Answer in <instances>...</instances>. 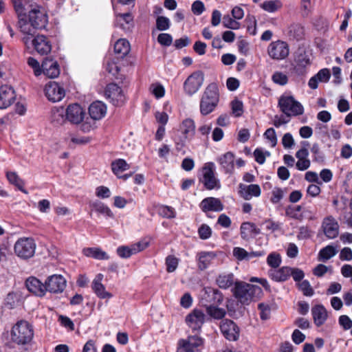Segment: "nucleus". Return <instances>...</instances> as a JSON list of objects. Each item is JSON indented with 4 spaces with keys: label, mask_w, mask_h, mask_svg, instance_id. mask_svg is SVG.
Segmentation results:
<instances>
[{
    "label": "nucleus",
    "mask_w": 352,
    "mask_h": 352,
    "mask_svg": "<svg viewBox=\"0 0 352 352\" xmlns=\"http://www.w3.org/2000/svg\"><path fill=\"white\" fill-rule=\"evenodd\" d=\"M232 292L234 297L241 303L248 305L256 294L262 292V290L258 286L242 281H236Z\"/></svg>",
    "instance_id": "f03ea898"
},
{
    "label": "nucleus",
    "mask_w": 352,
    "mask_h": 352,
    "mask_svg": "<svg viewBox=\"0 0 352 352\" xmlns=\"http://www.w3.org/2000/svg\"><path fill=\"white\" fill-rule=\"evenodd\" d=\"M21 295L16 293H9L5 300V306L8 309H14L20 305Z\"/></svg>",
    "instance_id": "a18cd8bd"
},
{
    "label": "nucleus",
    "mask_w": 352,
    "mask_h": 352,
    "mask_svg": "<svg viewBox=\"0 0 352 352\" xmlns=\"http://www.w3.org/2000/svg\"><path fill=\"white\" fill-rule=\"evenodd\" d=\"M221 168L226 174H232L234 170L235 157L233 153L227 152L217 158Z\"/></svg>",
    "instance_id": "393cba45"
},
{
    "label": "nucleus",
    "mask_w": 352,
    "mask_h": 352,
    "mask_svg": "<svg viewBox=\"0 0 352 352\" xmlns=\"http://www.w3.org/2000/svg\"><path fill=\"white\" fill-rule=\"evenodd\" d=\"M294 72L298 76L307 73V67L311 65L309 55L306 52L299 53L294 59Z\"/></svg>",
    "instance_id": "6ab92c4d"
},
{
    "label": "nucleus",
    "mask_w": 352,
    "mask_h": 352,
    "mask_svg": "<svg viewBox=\"0 0 352 352\" xmlns=\"http://www.w3.org/2000/svg\"><path fill=\"white\" fill-rule=\"evenodd\" d=\"M148 245V241L142 240L130 245H120L116 249V253L122 258H129L145 250Z\"/></svg>",
    "instance_id": "f8f14e48"
},
{
    "label": "nucleus",
    "mask_w": 352,
    "mask_h": 352,
    "mask_svg": "<svg viewBox=\"0 0 352 352\" xmlns=\"http://www.w3.org/2000/svg\"><path fill=\"white\" fill-rule=\"evenodd\" d=\"M260 7L267 12L274 13L283 7V3L280 0H267L262 3Z\"/></svg>",
    "instance_id": "79ce46f5"
},
{
    "label": "nucleus",
    "mask_w": 352,
    "mask_h": 352,
    "mask_svg": "<svg viewBox=\"0 0 352 352\" xmlns=\"http://www.w3.org/2000/svg\"><path fill=\"white\" fill-rule=\"evenodd\" d=\"M207 314L214 319H222L226 314L223 308L217 307V305H209L206 307Z\"/></svg>",
    "instance_id": "49530a36"
},
{
    "label": "nucleus",
    "mask_w": 352,
    "mask_h": 352,
    "mask_svg": "<svg viewBox=\"0 0 352 352\" xmlns=\"http://www.w3.org/2000/svg\"><path fill=\"white\" fill-rule=\"evenodd\" d=\"M206 315L199 309H194L186 317L188 327L193 332H199L205 322Z\"/></svg>",
    "instance_id": "ddd939ff"
},
{
    "label": "nucleus",
    "mask_w": 352,
    "mask_h": 352,
    "mask_svg": "<svg viewBox=\"0 0 352 352\" xmlns=\"http://www.w3.org/2000/svg\"><path fill=\"white\" fill-rule=\"evenodd\" d=\"M16 93L14 89L9 85H2L0 87V109H6L12 105L16 100Z\"/></svg>",
    "instance_id": "f3484780"
},
{
    "label": "nucleus",
    "mask_w": 352,
    "mask_h": 352,
    "mask_svg": "<svg viewBox=\"0 0 352 352\" xmlns=\"http://www.w3.org/2000/svg\"><path fill=\"white\" fill-rule=\"evenodd\" d=\"M199 207L204 212L210 211L221 212L223 210V205L221 200L212 197L204 199L201 201Z\"/></svg>",
    "instance_id": "5701e85b"
},
{
    "label": "nucleus",
    "mask_w": 352,
    "mask_h": 352,
    "mask_svg": "<svg viewBox=\"0 0 352 352\" xmlns=\"http://www.w3.org/2000/svg\"><path fill=\"white\" fill-rule=\"evenodd\" d=\"M272 80L275 84L284 86L287 84L289 78L286 74L276 71L272 74Z\"/></svg>",
    "instance_id": "864d4df0"
},
{
    "label": "nucleus",
    "mask_w": 352,
    "mask_h": 352,
    "mask_svg": "<svg viewBox=\"0 0 352 352\" xmlns=\"http://www.w3.org/2000/svg\"><path fill=\"white\" fill-rule=\"evenodd\" d=\"M67 285L65 278L60 274H53L47 278L45 281V293L52 294L62 293Z\"/></svg>",
    "instance_id": "9b49d317"
},
{
    "label": "nucleus",
    "mask_w": 352,
    "mask_h": 352,
    "mask_svg": "<svg viewBox=\"0 0 352 352\" xmlns=\"http://www.w3.org/2000/svg\"><path fill=\"white\" fill-rule=\"evenodd\" d=\"M67 120L65 109L63 107H54L51 110L50 121L54 125H62Z\"/></svg>",
    "instance_id": "7c9ffc66"
},
{
    "label": "nucleus",
    "mask_w": 352,
    "mask_h": 352,
    "mask_svg": "<svg viewBox=\"0 0 352 352\" xmlns=\"http://www.w3.org/2000/svg\"><path fill=\"white\" fill-rule=\"evenodd\" d=\"M205 295L207 300L212 304L211 305H219L223 301V295L217 289L206 288Z\"/></svg>",
    "instance_id": "f704fd0d"
},
{
    "label": "nucleus",
    "mask_w": 352,
    "mask_h": 352,
    "mask_svg": "<svg viewBox=\"0 0 352 352\" xmlns=\"http://www.w3.org/2000/svg\"><path fill=\"white\" fill-rule=\"evenodd\" d=\"M18 16L17 27L22 32V0H10Z\"/></svg>",
    "instance_id": "603ef678"
},
{
    "label": "nucleus",
    "mask_w": 352,
    "mask_h": 352,
    "mask_svg": "<svg viewBox=\"0 0 352 352\" xmlns=\"http://www.w3.org/2000/svg\"><path fill=\"white\" fill-rule=\"evenodd\" d=\"M111 170L116 177H120L124 171L129 169L130 165L124 159H117L111 164Z\"/></svg>",
    "instance_id": "ea45409f"
},
{
    "label": "nucleus",
    "mask_w": 352,
    "mask_h": 352,
    "mask_svg": "<svg viewBox=\"0 0 352 352\" xmlns=\"http://www.w3.org/2000/svg\"><path fill=\"white\" fill-rule=\"evenodd\" d=\"M158 213L160 216L166 219H173L176 215L175 210L173 207L164 205L158 208Z\"/></svg>",
    "instance_id": "3c124183"
},
{
    "label": "nucleus",
    "mask_w": 352,
    "mask_h": 352,
    "mask_svg": "<svg viewBox=\"0 0 352 352\" xmlns=\"http://www.w3.org/2000/svg\"><path fill=\"white\" fill-rule=\"evenodd\" d=\"M299 289L306 296H312L314 294L313 288L307 280H304L298 284Z\"/></svg>",
    "instance_id": "4d7b16f0"
},
{
    "label": "nucleus",
    "mask_w": 352,
    "mask_h": 352,
    "mask_svg": "<svg viewBox=\"0 0 352 352\" xmlns=\"http://www.w3.org/2000/svg\"><path fill=\"white\" fill-rule=\"evenodd\" d=\"M231 108L232 112L235 117H239L243 113V102L238 99H234L231 102Z\"/></svg>",
    "instance_id": "13d9d810"
},
{
    "label": "nucleus",
    "mask_w": 352,
    "mask_h": 352,
    "mask_svg": "<svg viewBox=\"0 0 352 352\" xmlns=\"http://www.w3.org/2000/svg\"><path fill=\"white\" fill-rule=\"evenodd\" d=\"M180 130L185 139L191 138L195 132V124L193 120L186 118L180 124Z\"/></svg>",
    "instance_id": "e433bc0d"
},
{
    "label": "nucleus",
    "mask_w": 352,
    "mask_h": 352,
    "mask_svg": "<svg viewBox=\"0 0 352 352\" xmlns=\"http://www.w3.org/2000/svg\"><path fill=\"white\" fill-rule=\"evenodd\" d=\"M24 10L28 12V19L32 27L37 29L45 28L48 21L47 15L37 3L28 5V8H25Z\"/></svg>",
    "instance_id": "39448f33"
},
{
    "label": "nucleus",
    "mask_w": 352,
    "mask_h": 352,
    "mask_svg": "<svg viewBox=\"0 0 352 352\" xmlns=\"http://www.w3.org/2000/svg\"><path fill=\"white\" fill-rule=\"evenodd\" d=\"M114 52L117 54V60L124 58L130 52V44L124 38L118 39L114 45Z\"/></svg>",
    "instance_id": "473e14b6"
},
{
    "label": "nucleus",
    "mask_w": 352,
    "mask_h": 352,
    "mask_svg": "<svg viewBox=\"0 0 352 352\" xmlns=\"http://www.w3.org/2000/svg\"><path fill=\"white\" fill-rule=\"evenodd\" d=\"M93 208L97 212L104 214L107 217H112L113 213L110 208L101 202H95L92 204Z\"/></svg>",
    "instance_id": "5fc2aeb1"
},
{
    "label": "nucleus",
    "mask_w": 352,
    "mask_h": 352,
    "mask_svg": "<svg viewBox=\"0 0 352 352\" xmlns=\"http://www.w3.org/2000/svg\"><path fill=\"white\" fill-rule=\"evenodd\" d=\"M281 261L280 255L275 252L270 253L267 257V265L271 267L274 268V270L280 266Z\"/></svg>",
    "instance_id": "8fccbe9b"
},
{
    "label": "nucleus",
    "mask_w": 352,
    "mask_h": 352,
    "mask_svg": "<svg viewBox=\"0 0 352 352\" xmlns=\"http://www.w3.org/2000/svg\"><path fill=\"white\" fill-rule=\"evenodd\" d=\"M258 309L260 311V317L263 320H267L271 314V308L269 305L265 303H260L258 305Z\"/></svg>",
    "instance_id": "0e129e2a"
},
{
    "label": "nucleus",
    "mask_w": 352,
    "mask_h": 352,
    "mask_svg": "<svg viewBox=\"0 0 352 352\" xmlns=\"http://www.w3.org/2000/svg\"><path fill=\"white\" fill-rule=\"evenodd\" d=\"M241 236L243 239H246L252 234H258L259 230L254 223L250 222L243 223L240 228Z\"/></svg>",
    "instance_id": "37998d69"
},
{
    "label": "nucleus",
    "mask_w": 352,
    "mask_h": 352,
    "mask_svg": "<svg viewBox=\"0 0 352 352\" xmlns=\"http://www.w3.org/2000/svg\"><path fill=\"white\" fill-rule=\"evenodd\" d=\"M179 258L174 255H168L165 259V264L166 266V271L168 273L175 272L179 265Z\"/></svg>",
    "instance_id": "de8ad7c7"
},
{
    "label": "nucleus",
    "mask_w": 352,
    "mask_h": 352,
    "mask_svg": "<svg viewBox=\"0 0 352 352\" xmlns=\"http://www.w3.org/2000/svg\"><path fill=\"white\" fill-rule=\"evenodd\" d=\"M268 56L274 60L285 59L289 54V47L287 42L277 40L271 42L267 49Z\"/></svg>",
    "instance_id": "6e6552de"
},
{
    "label": "nucleus",
    "mask_w": 352,
    "mask_h": 352,
    "mask_svg": "<svg viewBox=\"0 0 352 352\" xmlns=\"http://www.w3.org/2000/svg\"><path fill=\"white\" fill-rule=\"evenodd\" d=\"M216 283L220 288L228 289L234 283L235 284L234 274L232 273L221 274L217 278Z\"/></svg>",
    "instance_id": "58836bf2"
},
{
    "label": "nucleus",
    "mask_w": 352,
    "mask_h": 352,
    "mask_svg": "<svg viewBox=\"0 0 352 352\" xmlns=\"http://www.w3.org/2000/svg\"><path fill=\"white\" fill-rule=\"evenodd\" d=\"M34 50L41 55L47 54L52 50L51 42L44 35H37L32 41Z\"/></svg>",
    "instance_id": "412c9836"
},
{
    "label": "nucleus",
    "mask_w": 352,
    "mask_h": 352,
    "mask_svg": "<svg viewBox=\"0 0 352 352\" xmlns=\"http://www.w3.org/2000/svg\"><path fill=\"white\" fill-rule=\"evenodd\" d=\"M204 346V340L197 334L180 339L177 342V352H201Z\"/></svg>",
    "instance_id": "0eeeda50"
},
{
    "label": "nucleus",
    "mask_w": 352,
    "mask_h": 352,
    "mask_svg": "<svg viewBox=\"0 0 352 352\" xmlns=\"http://www.w3.org/2000/svg\"><path fill=\"white\" fill-rule=\"evenodd\" d=\"M236 20L232 19L229 15H226L223 18V26L232 30H238L240 28V23Z\"/></svg>",
    "instance_id": "052dcab7"
},
{
    "label": "nucleus",
    "mask_w": 352,
    "mask_h": 352,
    "mask_svg": "<svg viewBox=\"0 0 352 352\" xmlns=\"http://www.w3.org/2000/svg\"><path fill=\"white\" fill-rule=\"evenodd\" d=\"M82 253L87 257L98 260H108L109 258V256L99 248H86L82 250Z\"/></svg>",
    "instance_id": "c9c22d12"
},
{
    "label": "nucleus",
    "mask_w": 352,
    "mask_h": 352,
    "mask_svg": "<svg viewBox=\"0 0 352 352\" xmlns=\"http://www.w3.org/2000/svg\"><path fill=\"white\" fill-rule=\"evenodd\" d=\"M36 248V241L32 237H23V259L34 256Z\"/></svg>",
    "instance_id": "72a5a7b5"
},
{
    "label": "nucleus",
    "mask_w": 352,
    "mask_h": 352,
    "mask_svg": "<svg viewBox=\"0 0 352 352\" xmlns=\"http://www.w3.org/2000/svg\"><path fill=\"white\" fill-rule=\"evenodd\" d=\"M311 315L314 324L317 327H320L324 324L328 318L327 311L322 305L314 306L311 308Z\"/></svg>",
    "instance_id": "c85d7f7f"
},
{
    "label": "nucleus",
    "mask_w": 352,
    "mask_h": 352,
    "mask_svg": "<svg viewBox=\"0 0 352 352\" xmlns=\"http://www.w3.org/2000/svg\"><path fill=\"white\" fill-rule=\"evenodd\" d=\"M6 177L10 184L14 186L19 190L22 191L21 180L16 173L14 171H7Z\"/></svg>",
    "instance_id": "09e8293b"
},
{
    "label": "nucleus",
    "mask_w": 352,
    "mask_h": 352,
    "mask_svg": "<svg viewBox=\"0 0 352 352\" xmlns=\"http://www.w3.org/2000/svg\"><path fill=\"white\" fill-rule=\"evenodd\" d=\"M157 28L160 31L166 30L170 27V20L166 16H158L156 19Z\"/></svg>",
    "instance_id": "680f3d73"
},
{
    "label": "nucleus",
    "mask_w": 352,
    "mask_h": 352,
    "mask_svg": "<svg viewBox=\"0 0 352 352\" xmlns=\"http://www.w3.org/2000/svg\"><path fill=\"white\" fill-rule=\"evenodd\" d=\"M151 93L156 98H161L165 94L164 87L160 84H153L150 87Z\"/></svg>",
    "instance_id": "338daca9"
},
{
    "label": "nucleus",
    "mask_w": 352,
    "mask_h": 352,
    "mask_svg": "<svg viewBox=\"0 0 352 352\" xmlns=\"http://www.w3.org/2000/svg\"><path fill=\"white\" fill-rule=\"evenodd\" d=\"M103 278L102 274H98L92 281L91 288L98 298L109 299L112 297V294L106 291L105 287L102 283Z\"/></svg>",
    "instance_id": "a878e982"
},
{
    "label": "nucleus",
    "mask_w": 352,
    "mask_h": 352,
    "mask_svg": "<svg viewBox=\"0 0 352 352\" xmlns=\"http://www.w3.org/2000/svg\"><path fill=\"white\" fill-rule=\"evenodd\" d=\"M25 287L30 292L37 296L43 297L45 295V283L34 276H30L26 279Z\"/></svg>",
    "instance_id": "4be33fe9"
},
{
    "label": "nucleus",
    "mask_w": 352,
    "mask_h": 352,
    "mask_svg": "<svg viewBox=\"0 0 352 352\" xmlns=\"http://www.w3.org/2000/svg\"><path fill=\"white\" fill-rule=\"evenodd\" d=\"M215 256L216 254L212 252H202L199 253L198 258L199 269L204 270L208 268Z\"/></svg>",
    "instance_id": "4c0bfd02"
},
{
    "label": "nucleus",
    "mask_w": 352,
    "mask_h": 352,
    "mask_svg": "<svg viewBox=\"0 0 352 352\" xmlns=\"http://www.w3.org/2000/svg\"><path fill=\"white\" fill-rule=\"evenodd\" d=\"M338 322H339V324L345 331L351 329L352 328V320L346 315L340 316L338 319Z\"/></svg>",
    "instance_id": "774afa93"
},
{
    "label": "nucleus",
    "mask_w": 352,
    "mask_h": 352,
    "mask_svg": "<svg viewBox=\"0 0 352 352\" xmlns=\"http://www.w3.org/2000/svg\"><path fill=\"white\" fill-rule=\"evenodd\" d=\"M90 118L87 117L85 121L81 124L80 129L85 133H88L95 129L96 120L104 118L107 113V106L101 101L91 103L89 107Z\"/></svg>",
    "instance_id": "7ed1b4c3"
},
{
    "label": "nucleus",
    "mask_w": 352,
    "mask_h": 352,
    "mask_svg": "<svg viewBox=\"0 0 352 352\" xmlns=\"http://www.w3.org/2000/svg\"><path fill=\"white\" fill-rule=\"evenodd\" d=\"M204 81V75L201 71H196L191 74L184 81V89L186 94L192 96L197 93Z\"/></svg>",
    "instance_id": "1a4fd4ad"
},
{
    "label": "nucleus",
    "mask_w": 352,
    "mask_h": 352,
    "mask_svg": "<svg viewBox=\"0 0 352 352\" xmlns=\"http://www.w3.org/2000/svg\"><path fill=\"white\" fill-rule=\"evenodd\" d=\"M322 228L324 235L329 239H335L339 234V225L332 216L325 217L322 223Z\"/></svg>",
    "instance_id": "a211bd4d"
},
{
    "label": "nucleus",
    "mask_w": 352,
    "mask_h": 352,
    "mask_svg": "<svg viewBox=\"0 0 352 352\" xmlns=\"http://www.w3.org/2000/svg\"><path fill=\"white\" fill-rule=\"evenodd\" d=\"M21 325L22 320H18L12 327L10 333V339L6 342V345L9 348H14L16 345L22 344V333L21 331Z\"/></svg>",
    "instance_id": "cd10ccee"
},
{
    "label": "nucleus",
    "mask_w": 352,
    "mask_h": 352,
    "mask_svg": "<svg viewBox=\"0 0 352 352\" xmlns=\"http://www.w3.org/2000/svg\"><path fill=\"white\" fill-rule=\"evenodd\" d=\"M199 182L209 190H218L221 188L220 181L215 176V165L213 162H207L204 165Z\"/></svg>",
    "instance_id": "423d86ee"
},
{
    "label": "nucleus",
    "mask_w": 352,
    "mask_h": 352,
    "mask_svg": "<svg viewBox=\"0 0 352 352\" xmlns=\"http://www.w3.org/2000/svg\"><path fill=\"white\" fill-rule=\"evenodd\" d=\"M104 96L115 106H121L126 100L122 88L116 83H109L107 85Z\"/></svg>",
    "instance_id": "9d476101"
},
{
    "label": "nucleus",
    "mask_w": 352,
    "mask_h": 352,
    "mask_svg": "<svg viewBox=\"0 0 352 352\" xmlns=\"http://www.w3.org/2000/svg\"><path fill=\"white\" fill-rule=\"evenodd\" d=\"M261 190L258 184L245 185L239 184V194L245 200H250L253 197H258L261 195Z\"/></svg>",
    "instance_id": "b1692460"
},
{
    "label": "nucleus",
    "mask_w": 352,
    "mask_h": 352,
    "mask_svg": "<svg viewBox=\"0 0 352 352\" xmlns=\"http://www.w3.org/2000/svg\"><path fill=\"white\" fill-rule=\"evenodd\" d=\"M42 72L50 78L59 76L60 69L58 63L52 58H46L41 65Z\"/></svg>",
    "instance_id": "bb28decb"
},
{
    "label": "nucleus",
    "mask_w": 352,
    "mask_h": 352,
    "mask_svg": "<svg viewBox=\"0 0 352 352\" xmlns=\"http://www.w3.org/2000/svg\"><path fill=\"white\" fill-rule=\"evenodd\" d=\"M219 102V92L217 84L212 82L205 89L199 102L200 113L207 116L214 111Z\"/></svg>",
    "instance_id": "f257e3e1"
},
{
    "label": "nucleus",
    "mask_w": 352,
    "mask_h": 352,
    "mask_svg": "<svg viewBox=\"0 0 352 352\" xmlns=\"http://www.w3.org/2000/svg\"><path fill=\"white\" fill-rule=\"evenodd\" d=\"M67 120L75 124L85 121V111L78 104H69L65 109Z\"/></svg>",
    "instance_id": "dca6fc26"
},
{
    "label": "nucleus",
    "mask_w": 352,
    "mask_h": 352,
    "mask_svg": "<svg viewBox=\"0 0 352 352\" xmlns=\"http://www.w3.org/2000/svg\"><path fill=\"white\" fill-rule=\"evenodd\" d=\"M278 107L287 117H295L302 115L304 107L294 96L283 94L278 98Z\"/></svg>",
    "instance_id": "20e7f679"
},
{
    "label": "nucleus",
    "mask_w": 352,
    "mask_h": 352,
    "mask_svg": "<svg viewBox=\"0 0 352 352\" xmlns=\"http://www.w3.org/2000/svg\"><path fill=\"white\" fill-rule=\"evenodd\" d=\"M220 330L223 336L230 341H236L239 338V328L232 320L224 319L221 320Z\"/></svg>",
    "instance_id": "2eb2a0df"
},
{
    "label": "nucleus",
    "mask_w": 352,
    "mask_h": 352,
    "mask_svg": "<svg viewBox=\"0 0 352 352\" xmlns=\"http://www.w3.org/2000/svg\"><path fill=\"white\" fill-rule=\"evenodd\" d=\"M113 7L116 16L115 25L120 27L124 31L130 30L133 25V16L131 14L130 12L119 13L118 12V7L116 6H113Z\"/></svg>",
    "instance_id": "aec40b11"
},
{
    "label": "nucleus",
    "mask_w": 352,
    "mask_h": 352,
    "mask_svg": "<svg viewBox=\"0 0 352 352\" xmlns=\"http://www.w3.org/2000/svg\"><path fill=\"white\" fill-rule=\"evenodd\" d=\"M44 91L47 98L52 102L60 101L65 96L64 88L54 81L46 84Z\"/></svg>",
    "instance_id": "4468645a"
},
{
    "label": "nucleus",
    "mask_w": 352,
    "mask_h": 352,
    "mask_svg": "<svg viewBox=\"0 0 352 352\" xmlns=\"http://www.w3.org/2000/svg\"><path fill=\"white\" fill-rule=\"evenodd\" d=\"M206 10L204 3L200 0L195 1L191 6V10L195 15H201Z\"/></svg>",
    "instance_id": "69168bd1"
},
{
    "label": "nucleus",
    "mask_w": 352,
    "mask_h": 352,
    "mask_svg": "<svg viewBox=\"0 0 352 352\" xmlns=\"http://www.w3.org/2000/svg\"><path fill=\"white\" fill-rule=\"evenodd\" d=\"M286 34L290 39L302 40L305 35L304 27L300 23H292L288 26Z\"/></svg>",
    "instance_id": "2f4dec72"
},
{
    "label": "nucleus",
    "mask_w": 352,
    "mask_h": 352,
    "mask_svg": "<svg viewBox=\"0 0 352 352\" xmlns=\"http://www.w3.org/2000/svg\"><path fill=\"white\" fill-rule=\"evenodd\" d=\"M198 234L200 239H208L212 235V229L207 224H202L198 229Z\"/></svg>",
    "instance_id": "e2e57ef3"
},
{
    "label": "nucleus",
    "mask_w": 352,
    "mask_h": 352,
    "mask_svg": "<svg viewBox=\"0 0 352 352\" xmlns=\"http://www.w3.org/2000/svg\"><path fill=\"white\" fill-rule=\"evenodd\" d=\"M270 153L267 151H264L262 148H257L254 151L255 161L259 164H263L265 162L266 156H270Z\"/></svg>",
    "instance_id": "bf43d9fd"
},
{
    "label": "nucleus",
    "mask_w": 352,
    "mask_h": 352,
    "mask_svg": "<svg viewBox=\"0 0 352 352\" xmlns=\"http://www.w3.org/2000/svg\"><path fill=\"white\" fill-rule=\"evenodd\" d=\"M34 328L33 326L25 321H23V345H31L33 342Z\"/></svg>",
    "instance_id": "c03bdc74"
},
{
    "label": "nucleus",
    "mask_w": 352,
    "mask_h": 352,
    "mask_svg": "<svg viewBox=\"0 0 352 352\" xmlns=\"http://www.w3.org/2000/svg\"><path fill=\"white\" fill-rule=\"evenodd\" d=\"M301 210L302 207L300 206H289L286 209L285 213L287 216L299 220L302 219V214H300Z\"/></svg>",
    "instance_id": "6e6d98bb"
},
{
    "label": "nucleus",
    "mask_w": 352,
    "mask_h": 352,
    "mask_svg": "<svg viewBox=\"0 0 352 352\" xmlns=\"http://www.w3.org/2000/svg\"><path fill=\"white\" fill-rule=\"evenodd\" d=\"M269 276L276 282H285L289 278L292 274V267L283 266L278 270H270Z\"/></svg>",
    "instance_id": "c756f323"
},
{
    "label": "nucleus",
    "mask_w": 352,
    "mask_h": 352,
    "mask_svg": "<svg viewBox=\"0 0 352 352\" xmlns=\"http://www.w3.org/2000/svg\"><path fill=\"white\" fill-rule=\"evenodd\" d=\"M338 253L336 247L329 245L322 248L318 253V260L326 261L333 257Z\"/></svg>",
    "instance_id": "a19ab883"
}]
</instances>
